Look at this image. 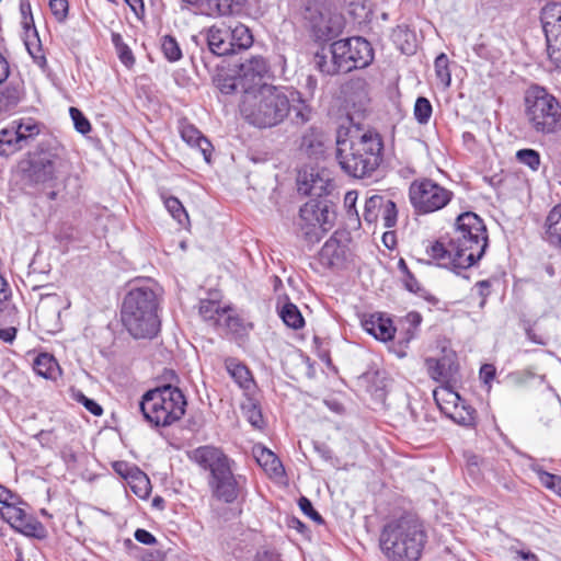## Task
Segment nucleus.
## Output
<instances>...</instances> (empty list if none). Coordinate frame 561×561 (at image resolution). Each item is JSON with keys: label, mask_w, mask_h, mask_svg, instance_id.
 Wrapping results in <instances>:
<instances>
[{"label": "nucleus", "mask_w": 561, "mask_h": 561, "mask_svg": "<svg viewBox=\"0 0 561 561\" xmlns=\"http://www.w3.org/2000/svg\"><path fill=\"white\" fill-rule=\"evenodd\" d=\"M254 561H280V558L274 551L264 550V551L257 552Z\"/></svg>", "instance_id": "680f3d73"}, {"label": "nucleus", "mask_w": 561, "mask_h": 561, "mask_svg": "<svg viewBox=\"0 0 561 561\" xmlns=\"http://www.w3.org/2000/svg\"><path fill=\"white\" fill-rule=\"evenodd\" d=\"M207 43L209 50L217 56L233 54L228 27L211 26L207 32Z\"/></svg>", "instance_id": "4be33fe9"}, {"label": "nucleus", "mask_w": 561, "mask_h": 561, "mask_svg": "<svg viewBox=\"0 0 561 561\" xmlns=\"http://www.w3.org/2000/svg\"><path fill=\"white\" fill-rule=\"evenodd\" d=\"M239 319L236 317H232L228 314V311H225V317L221 320V325H226L227 328L231 330H236V328L239 325Z\"/></svg>", "instance_id": "774afa93"}, {"label": "nucleus", "mask_w": 561, "mask_h": 561, "mask_svg": "<svg viewBox=\"0 0 561 561\" xmlns=\"http://www.w3.org/2000/svg\"><path fill=\"white\" fill-rule=\"evenodd\" d=\"M158 297L148 286L130 289L122 306V322L135 339H152L160 329Z\"/></svg>", "instance_id": "39448f33"}, {"label": "nucleus", "mask_w": 561, "mask_h": 561, "mask_svg": "<svg viewBox=\"0 0 561 561\" xmlns=\"http://www.w3.org/2000/svg\"><path fill=\"white\" fill-rule=\"evenodd\" d=\"M49 8L58 22H64L68 15V0H49Z\"/></svg>", "instance_id": "3c124183"}, {"label": "nucleus", "mask_w": 561, "mask_h": 561, "mask_svg": "<svg viewBox=\"0 0 561 561\" xmlns=\"http://www.w3.org/2000/svg\"><path fill=\"white\" fill-rule=\"evenodd\" d=\"M329 53L334 54L341 60L343 72L365 68L374 59L373 48L369 42L363 37L336 41L330 45Z\"/></svg>", "instance_id": "9b49d317"}, {"label": "nucleus", "mask_w": 561, "mask_h": 561, "mask_svg": "<svg viewBox=\"0 0 561 561\" xmlns=\"http://www.w3.org/2000/svg\"><path fill=\"white\" fill-rule=\"evenodd\" d=\"M440 411L444 412L457 424L462 426H473L476 422V410L467 405L462 399L453 409L449 407L440 405Z\"/></svg>", "instance_id": "393cba45"}, {"label": "nucleus", "mask_w": 561, "mask_h": 561, "mask_svg": "<svg viewBox=\"0 0 561 561\" xmlns=\"http://www.w3.org/2000/svg\"><path fill=\"white\" fill-rule=\"evenodd\" d=\"M198 310L205 321H213L215 324L221 325L226 309L221 308L217 301L202 300Z\"/></svg>", "instance_id": "c9c22d12"}, {"label": "nucleus", "mask_w": 561, "mask_h": 561, "mask_svg": "<svg viewBox=\"0 0 561 561\" xmlns=\"http://www.w3.org/2000/svg\"><path fill=\"white\" fill-rule=\"evenodd\" d=\"M517 160L528 165L533 171L538 170L540 165V156L539 153L534 149H522L516 152Z\"/></svg>", "instance_id": "49530a36"}, {"label": "nucleus", "mask_w": 561, "mask_h": 561, "mask_svg": "<svg viewBox=\"0 0 561 561\" xmlns=\"http://www.w3.org/2000/svg\"><path fill=\"white\" fill-rule=\"evenodd\" d=\"M24 98V88L21 82L10 81L0 89V114L14 110Z\"/></svg>", "instance_id": "5701e85b"}, {"label": "nucleus", "mask_w": 561, "mask_h": 561, "mask_svg": "<svg viewBox=\"0 0 561 561\" xmlns=\"http://www.w3.org/2000/svg\"><path fill=\"white\" fill-rule=\"evenodd\" d=\"M488 247V233L483 220L474 213L459 215L455 227L446 237L433 242L426 250L437 265L466 270L480 261Z\"/></svg>", "instance_id": "f257e3e1"}, {"label": "nucleus", "mask_w": 561, "mask_h": 561, "mask_svg": "<svg viewBox=\"0 0 561 561\" xmlns=\"http://www.w3.org/2000/svg\"><path fill=\"white\" fill-rule=\"evenodd\" d=\"M313 62L316 68L327 76H334L343 72L342 62L334 54L325 53L324 49L314 55Z\"/></svg>", "instance_id": "2f4dec72"}, {"label": "nucleus", "mask_w": 561, "mask_h": 561, "mask_svg": "<svg viewBox=\"0 0 561 561\" xmlns=\"http://www.w3.org/2000/svg\"><path fill=\"white\" fill-rule=\"evenodd\" d=\"M432 112L433 108L431 102L424 96H419L414 104V117L417 123L422 125L427 124L432 116Z\"/></svg>", "instance_id": "37998d69"}, {"label": "nucleus", "mask_w": 561, "mask_h": 561, "mask_svg": "<svg viewBox=\"0 0 561 561\" xmlns=\"http://www.w3.org/2000/svg\"><path fill=\"white\" fill-rule=\"evenodd\" d=\"M193 459L210 471L209 485L213 494L220 501L233 503L242 492V477L232 472V461L213 446H202L193 451Z\"/></svg>", "instance_id": "423d86ee"}, {"label": "nucleus", "mask_w": 561, "mask_h": 561, "mask_svg": "<svg viewBox=\"0 0 561 561\" xmlns=\"http://www.w3.org/2000/svg\"><path fill=\"white\" fill-rule=\"evenodd\" d=\"M254 455L257 463L264 469L271 477H282L284 474V467L277 456L265 447L254 448Z\"/></svg>", "instance_id": "b1692460"}, {"label": "nucleus", "mask_w": 561, "mask_h": 561, "mask_svg": "<svg viewBox=\"0 0 561 561\" xmlns=\"http://www.w3.org/2000/svg\"><path fill=\"white\" fill-rule=\"evenodd\" d=\"M73 400L78 403H81L90 413L95 416H100L103 413L102 407L96 403L94 400L85 397L81 391H75L72 393Z\"/></svg>", "instance_id": "8fccbe9b"}, {"label": "nucleus", "mask_w": 561, "mask_h": 561, "mask_svg": "<svg viewBox=\"0 0 561 561\" xmlns=\"http://www.w3.org/2000/svg\"><path fill=\"white\" fill-rule=\"evenodd\" d=\"M331 186L330 179L319 172L312 171L309 174L305 173L304 176L300 175L298 180V192L316 197V199L327 195Z\"/></svg>", "instance_id": "6ab92c4d"}, {"label": "nucleus", "mask_w": 561, "mask_h": 561, "mask_svg": "<svg viewBox=\"0 0 561 561\" xmlns=\"http://www.w3.org/2000/svg\"><path fill=\"white\" fill-rule=\"evenodd\" d=\"M25 163L23 176L27 183L51 184L67 165L65 148L55 140L42 141Z\"/></svg>", "instance_id": "6e6552de"}, {"label": "nucleus", "mask_w": 561, "mask_h": 561, "mask_svg": "<svg viewBox=\"0 0 561 561\" xmlns=\"http://www.w3.org/2000/svg\"><path fill=\"white\" fill-rule=\"evenodd\" d=\"M11 290L7 280L0 276V313L9 307Z\"/></svg>", "instance_id": "6e6d98bb"}, {"label": "nucleus", "mask_w": 561, "mask_h": 561, "mask_svg": "<svg viewBox=\"0 0 561 561\" xmlns=\"http://www.w3.org/2000/svg\"><path fill=\"white\" fill-rule=\"evenodd\" d=\"M559 415V403L553 401L545 404L540 409L539 421L547 427L552 426Z\"/></svg>", "instance_id": "de8ad7c7"}, {"label": "nucleus", "mask_w": 561, "mask_h": 561, "mask_svg": "<svg viewBox=\"0 0 561 561\" xmlns=\"http://www.w3.org/2000/svg\"><path fill=\"white\" fill-rule=\"evenodd\" d=\"M495 377V368L491 364H484L480 368V379L483 380L484 383H489Z\"/></svg>", "instance_id": "bf43d9fd"}, {"label": "nucleus", "mask_w": 561, "mask_h": 561, "mask_svg": "<svg viewBox=\"0 0 561 561\" xmlns=\"http://www.w3.org/2000/svg\"><path fill=\"white\" fill-rule=\"evenodd\" d=\"M112 43L116 49L119 60L126 66L131 67L135 62L134 55L123 37L118 33H112Z\"/></svg>", "instance_id": "a19ab883"}, {"label": "nucleus", "mask_w": 561, "mask_h": 561, "mask_svg": "<svg viewBox=\"0 0 561 561\" xmlns=\"http://www.w3.org/2000/svg\"><path fill=\"white\" fill-rule=\"evenodd\" d=\"M397 215L394 202L383 196L373 195L365 202L363 218L367 224L381 220L385 228H391L397 224Z\"/></svg>", "instance_id": "2eb2a0df"}, {"label": "nucleus", "mask_w": 561, "mask_h": 561, "mask_svg": "<svg viewBox=\"0 0 561 561\" xmlns=\"http://www.w3.org/2000/svg\"><path fill=\"white\" fill-rule=\"evenodd\" d=\"M347 255V244L334 234L322 245L319 252V260L324 266L341 267L345 263Z\"/></svg>", "instance_id": "a211bd4d"}, {"label": "nucleus", "mask_w": 561, "mask_h": 561, "mask_svg": "<svg viewBox=\"0 0 561 561\" xmlns=\"http://www.w3.org/2000/svg\"><path fill=\"white\" fill-rule=\"evenodd\" d=\"M299 217L306 237L319 240L332 227L334 213L325 201L311 198L301 206Z\"/></svg>", "instance_id": "f8f14e48"}, {"label": "nucleus", "mask_w": 561, "mask_h": 561, "mask_svg": "<svg viewBox=\"0 0 561 561\" xmlns=\"http://www.w3.org/2000/svg\"><path fill=\"white\" fill-rule=\"evenodd\" d=\"M526 117L530 126L541 134L561 129V104L545 89H534L526 95Z\"/></svg>", "instance_id": "1a4fd4ad"}, {"label": "nucleus", "mask_w": 561, "mask_h": 561, "mask_svg": "<svg viewBox=\"0 0 561 561\" xmlns=\"http://www.w3.org/2000/svg\"><path fill=\"white\" fill-rule=\"evenodd\" d=\"M453 192L430 179L415 180L409 187V198L417 214H430L444 208Z\"/></svg>", "instance_id": "9d476101"}, {"label": "nucleus", "mask_w": 561, "mask_h": 561, "mask_svg": "<svg viewBox=\"0 0 561 561\" xmlns=\"http://www.w3.org/2000/svg\"><path fill=\"white\" fill-rule=\"evenodd\" d=\"M130 489L137 496L146 499L150 493V481L146 474L139 472L133 478Z\"/></svg>", "instance_id": "a18cd8bd"}, {"label": "nucleus", "mask_w": 561, "mask_h": 561, "mask_svg": "<svg viewBox=\"0 0 561 561\" xmlns=\"http://www.w3.org/2000/svg\"><path fill=\"white\" fill-rule=\"evenodd\" d=\"M161 49L164 57L171 62L178 61L182 58L180 45L171 35H164L161 38Z\"/></svg>", "instance_id": "79ce46f5"}, {"label": "nucleus", "mask_w": 561, "mask_h": 561, "mask_svg": "<svg viewBox=\"0 0 561 561\" xmlns=\"http://www.w3.org/2000/svg\"><path fill=\"white\" fill-rule=\"evenodd\" d=\"M15 336H16L15 328L11 327V328H5V329H0V339L3 342L12 343L14 341Z\"/></svg>", "instance_id": "0e129e2a"}, {"label": "nucleus", "mask_w": 561, "mask_h": 561, "mask_svg": "<svg viewBox=\"0 0 561 561\" xmlns=\"http://www.w3.org/2000/svg\"><path fill=\"white\" fill-rule=\"evenodd\" d=\"M538 477L540 482L548 489H551L556 492L559 481L561 477L546 472L543 470H538Z\"/></svg>", "instance_id": "5fc2aeb1"}, {"label": "nucleus", "mask_w": 561, "mask_h": 561, "mask_svg": "<svg viewBox=\"0 0 561 561\" xmlns=\"http://www.w3.org/2000/svg\"><path fill=\"white\" fill-rule=\"evenodd\" d=\"M425 366L428 376L440 383H448L455 380L458 373V365L454 355H444L440 358H426Z\"/></svg>", "instance_id": "f3484780"}, {"label": "nucleus", "mask_w": 561, "mask_h": 561, "mask_svg": "<svg viewBox=\"0 0 561 561\" xmlns=\"http://www.w3.org/2000/svg\"><path fill=\"white\" fill-rule=\"evenodd\" d=\"M134 536L138 542H141L144 545H153L156 542L154 536L146 529H137Z\"/></svg>", "instance_id": "4d7b16f0"}, {"label": "nucleus", "mask_w": 561, "mask_h": 561, "mask_svg": "<svg viewBox=\"0 0 561 561\" xmlns=\"http://www.w3.org/2000/svg\"><path fill=\"white\" fill-rule=\"evenodd\" d=\"M546 34L548 54L558 69H561V4L546 5L540 16Z\"/></svg>", "instance_id": "4468645a"}, {"label": "nucleus", "mask_w": 561, "mask_h": 561, "mask_svg": "<svg viewBox=\"0 0 561 561\" xmlns=\"http://www.w3.org/2000/svg\"><path fill=\"white\" fill-rule=\"evenodd\" d=\"M180 134L187 145L196 147L201 151L206 162H210L213 145L195 126L188 123H182Z\"/></svg>", "instance_id": "412c9836"}, {"label": "nucleus", "mask_w": 561, "mask_h": 561, "mask_svg": "<svg viewBox=\"0 0 561 561\" xmlns=\"http://www.w3.org/2000/svg\"><path fill=\"white\" fill-rule=\"evenodd\" d=\"M392 41L398 48L405 55H411L415 51V35L405 25H399L392 31Z\"/></svg>", "instance_id": "72a5a7b5"}, {"label": "nucleus", "mask_w": 561, "mask_h": 561, "mask_svg": "<svg viewBox=\"0 0 561 561\" xmlns=\"http://www.w3.org/2000/svg\"><path fill=\"white\" fill-rule=\"evenodd\" d=\"M382 138L377 131H339L335 157L341 169L350 176L370 178L382 162Z\"/></svg>", "instance_id": "f03ea898"}, {"label": "nucleus", "mask_w": 561, "mask_h": 561, "mask_svg": "<svg viewBox=\"0 0 561 561\" xmlns=\"http://www.w3.org/2000/svg\"><path fill=\"white\" fill-rule=\"evenodd\" d=\"M364 330L379 341L392 340L396 329L389 318L375 313L362 320Z\"/></svg>", "instance_id": "aec40b11"}, {"label": "nucleus", "mask_w": 561, "mask_h": 561, "mask_svg": "<svg viewBox=\"0 0 561 561\" xmlns=\"http://www.w3.org/2000/svg\"><path fill=\"white\" fill-rule=\"evenodd\" d=\"M20 10H21V13L22 15L24 16V24L26 27H28V22H27V15L30 18V21L33 23V16H32V13H31V3L28 0H21L20 1Z\"/></svg>", "instance_id": "e2e57ef3"}, {"label": "nucleus", "mask_w": 561, "mask_h": 561, "mask_svg": "<svg viewBox=\"0 0 561 561\" xmlns=\"http://www.w3.org/2000/svg\"><path fill=\"white\" fill-rule=\"evenodd\" d=\"M209 9L218 15H229L239 11L244 0H204Z\"/></svg>", "instance_id": "4c0bfd02"}, {"label": "nucleus", "mask_w": 561, "mask_h": 561, "mask_svg": "<svg viewBox=\"0 0 561 561\" xmlns=\"http://www.w3.org/2000/svg\"><path fill=\"white\" fill-rule=\"evenodd\" d=\"M323 134L314 128L310 127L302 135L300 149L309 157H318L323 152Z\"/></svg>", "instance_id": "c85d7f7f"}, {"label": "nucleus", "mask_w": 561, "mask_h": 561, "mask_svg": "<svg viewBox=\"0 0 561 561\" xmlns=\"http://www.w3.org/2000/svg\"><path fill=\"white\" fill-rule=\"evenodd\" d=\"M356 201H357V192L350 191L345 194L344 205L348 209V211H351L353 209L356 211V209H355Z\"/></svg>", "instance_id": "69168bd1"}, {"label": "nucleus", "mask_w": 561, "mask_h": 561, "mask_svg": "<svg viewBox=\"0 0 561 561\" xmlns=\"http://www.w3.org/2000/svg\"><path fill=\"white\" fill-rule=\"evenodd\" d=\"M23 149L21 140H18V134L13 124L10 128L0 131V156H10Z\"/></svg>", "instance_id": "f704fd0d"}, {"label": "nucleus", "mask_w": 561, "mask_h": 561, "mask_svg": "<svg viewBox=\"0 0 561 561\" xmlns=\"http://www.w3.org/2000/svg\"><path fill=\"white\" fill-rule=\"evenodd\" d=\"M425 542L423 526L411 516L387 523L379 538L380 549L389 561H419Z\"/></svg>", "instance_id": "7ed1b4c3"}, {"label": "nucleus", "mask_w": 561, "mask_h": 561, "mask_svg": "<svg viewBox=\"0 0 561 561\" xmlns=\"http://www.w3.org/2000/svg\"><path fill=\"white\" fill-rule=\"evenodd\" d=\"M163 203L168 211L180 225L185 226L190 222L187 211L179 198L174 196L163 197Z\"/></svg>", "instance_id": "ea45409f"}, {"label": "nucleus", "mask_w": 561, "mask_h": 561, "mask_svg": "<svg viewBox=\"0 0 561 561\" xmlns=\"http://www.w3.org/2000/svg\"><path fill=\"white\" fill-rule=\"evenodd\" d=\"M0 503L4 505L2 516L5 518L8 516V508L10 506H18L16 503H20V501L16 495L0 484Z\"/></svg>", "instance_id": "864d4df0"}, {"label": "nucleus", "mask_w": 561, "mask_h": 561, "mask_svg": "<svg viewBox=\"0 0 561 561\" xmlns=\"http://www.w3.org/2000/svg\"><path fill=\"white\" fill-rule=\"evenodd\" d=\"M403 283L405 288L411 293H417L421 290V285L412 273H408V275L403 276Z\"/></svg>", "instance_id": "052dcab7"}, {"label": "nucleus", "mask_w": 561, "mask_h": 561, "mask_svg": "<svg viewBox=\"0 0 561 561\" xmlns=\"http://www.w3.org/2000/svg\"><path fill=\"white\" fill-rule=\"evenodd\" d=\"M546 239L561 250V204L554 206L546 219Z\"/></svg>", "instance_id": "cd10ccee"}, {"label": "nucleus", "mask_w": 561, "mask_h": 561, "mask_svg": "<svg viewBox=\"0 0 561 561\" xmlns=\"http://www.w3.org/2000/svg\"><path fill=\"white\" fill-rule=\"evenodd\" d=\"M229 30V43H231V48H233V54L239 49H247L253 43V37L250 30L241 24L236 23L234 25L228 26Z\"/></svg>", "instance_id": "7c9ffc66"}, {"label": "nucleus", "mask_w": 561, "mask_h": 561, "mask_svg": "<svg viewBox=\"0 0 561 561\" xmlns=\"http://www.w3.org/2000/svg\"><path fill=\"white\" fill-rule=\"evenodd\" d=\"M268 72L270 68L265 58L253 56L240 64L238 77L232 87H239L242 94L254 93L261 90L262 87H272V84L263 82L268 77Z\"/></svg>", "instance_id": "ddd939ff"}, {"label": "nucleus", "mask_w": 561, "mask_h": 561, "mask_svg": "<svg viewBox=\"0 0 561 561\" xmlns=\"http://www.w3.org/2000/svg\"><path fill=\"white\" fill-rule=\"evenodd\" d=\"M479 295L482 297L481 306H483L485 301V297L490 294V282L489 280H480L476 284Z\"/></svg>", "instance_id": "338daca9"}, {"label": "nucleus", "mask_w": 561, "mask_h": 561, "mask_svg": "<svg viewBox=\"0 0 561 561\" xmlns=\"http://www.w3.org/2000/svg\"><path fill=\"white\" fill-rule=\"evenodd\" d=\"M290 100L291 122L294 125L301 126L311 119L312 110L302 99L300 92L293 91L288 95Z\"/></svg>", "instance_id": "a878e982"}, {"label": "nucleus", "mask_w": 561, "mask_h": 561, "mask_svg": "<svg viewBox=\"0 0 561 561\" xmlns=\"http://www.w3.org/2000/svg\"><path fill=\"white\" fill-rule=\"evenodd\" d=\"M18 134V140L26 147L42 130V124L32 117H23L12 122Z\"/></svg>", "instance_id": "bb28decb"}, {"label": "nucleus", "mask_w": 561, "mask_h": 561, "mask_svg": "<svg viewBox=\"0 0 561 561\" xmlns=\"http://www.w3.org/2000/svg\"><path fill=\"white\" fill-rule=\"evenodd\" d=\"M434 399L439 408L440 405H444L453 409L454 405L460 402L461 398L457 392L446 387H443L440 390L434 391Z\"/></svg>", "instance_id": "c03bdc74"}, {"label": "nucleus", "mask_w": 561, "mask_h": 561, "mask_svg": "<svg viewBox=\"0 0 561 561\" xmlns=\"http://www.w3.org/2000/svg\"><path fill=\"white\" fill-rule=\"evenodd\" d=\"M33 369L38 376L47 379H55L60 371L56 359L47 353H42L36 356L33 363Z\"/></svg>", "instance_id": "473e14b6"}, {"label": "nucleus", "mask_w": 561, "mask_h": 561, "mask_svg": "<svg viewBox=\"0 0 561 561\" xmlns=\"http://www.w3.org/2000/svg\"><path fill=\"white\" fill-rule=\"evenodd\" d=\"M5 518L16 531L24 536L36 539L47 537V530L44 525L36 518L27 515L26 512L19 506H10Z\"/></svg>", "instance_id": "dca6fc26"}, {"label": "nucleus", "mask_w": 561, "mask_h": 561, "mask_svg": "<svg viewBox=\"0 0 561 561\" xmlns=\"http://www.w3.org/2000/svg\"><path fill=\"white\" fill-rule=\"evenodd\" d=\"M226 368L233 380L240 388L249 390L252 388L254 380L248 367L234 358L226 359Z\"/></svg>", "instance_id": "c756f323"}, {"label": "nucleus", "mask_w": 561, "mask_h": 561, "mask_svg": "<svg viewBox=\"0 0 561 561\" xmlns=\"http://www.w3.org/2000/svg\"><path fill=\"white\" fill-rule=\"evenodd\" d=\"M240 113L257 128L279 125L290 114V100L283 88L262 87L261 90L242 94Z\"/></svg>", "instance_id": "20e7f679"}, {"label": "nucleus", "mask_w": 561, "mask_h": 561, "mask_svg": "<svg viewBox=\"0 0 561 561\" xmlns=\"http://www.w3.org/2000/svg\"><path fill=\"white\" fill-rule=\"evenodd\" d=\"M435 75L444 89L450 87L451 75L449 70V59L446 54H439L434 61Z\"/></svg>", "instance_id": "58836bf2"}, {"label": "nucleus", "mask_w": 561, "mask_h": 561, "mask_svg": "<svg viewBox=\"0 0 561 561\" xmlns=\"http://www.w3.org/2000/svg\"><path fill=\"white\" fill-rule=\"evenodd\" d=\"M69 113L78 133L85 135L91 130V124L83 113L77 107H70Z\"/></svg>", "instance_id": "09e8293b"}, {"label": "nucleus", "mask_w": 561, "mask_h": 561, "mask_svg": "<svg viewBox=\"0 0 561 561\" xmlns=\"http://www.w3.org/2000/svg\"><path fill=\"white\" fill-rule=\"evenodd\" d=\"M26 47H27V50L30 53V55L32 56V58L34 59V62L41 67L42 69H44L46 67V64H47V60H46V57L44 56V54L42 53V48L41 47H37L36 50H33L28 44H26Z\"/></svg>", "instance_id": "13d9d810"}, {"label": "nucleus", "mask_w": 561, "mask_h": 561, "mask_svg": "<svg viewBox=\"0 0 561 561\" xmlns=\"http://www.w3.org/2000/svg\"><path fill=\"white\" fill-rule=\"evenodd\" d=\"M185 407L183 392L171 385L145 392L139 401V410L145 420L156 427H167L180 421Z\"/></svg>", "instance_id": "0eeeda50"}, {"label": "nucleus", "mask_w": 561, "mask_h": 561, "mask_svg": "<svg viewBox=\"0 0 561 561\" xmlns=\"http://www.w3.org/2000/svg\"><path fill=\"white\" fill-rule=\"evenodd\" d=\"M298 505L304 514L310 517L313 522L321 525L324 523L322 516L313 508L312 503L305 496L298 501Z\"/></svg>", "instance_id": "603ef678"}, {"label": "nucleus", "mask_w": 561, "mask_h": 561, "mask_svg": "<svg viewBox=\"0 0 561 561\" xmlns=\"http://www.w3.org/2000/svg\"><path fill=\"white\" fill-rule=\"evenodd\" d=\"M279 316L287 327L295 330L302 328L305 324V320L299 309L291 302H286L282 307Z\"/></svg>", "instance_id": "e433bc0d"}]
</instances>
